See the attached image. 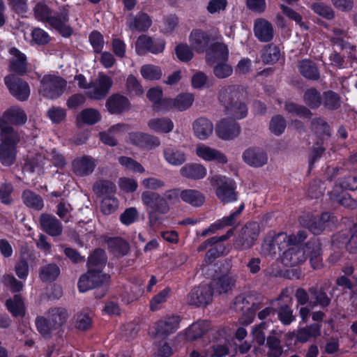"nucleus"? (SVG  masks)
<instances>
[{"mask_svg": "<svg viewBox=\"0 0 357 357\" xmlns=\"http://www.w3.org/2000/svg\"><path fill=\"white\" fill-rule=\"evenodd\" d=\"M180 198L184 202L195 207L201 206L205 202L204 195L199 190L194 189L182 190L181 191Z\"/></svg>", "mask_w": 357, "mask_h": 357, "instance_id": "72a5a7b5", "label": "nucleus"}, {"mask_svg": "<svg viewBox=\"0 0 357 357\" xmlns=\"http://www.w3.org/2000/svg\"><path fill=\"white\" fill-rule=\"evenodd\" d=\"M142 201L149 212L151 218L156 213L165 214L169 210L168 202L158 193L146 190L142 193Z\"/></svg>", "mask_w": 357, "mask_h": 357, "instance_id": "423d86ee", "label": "nucleus"}, {"mask_svg": "<svg viewBox=\"0 0 357 357\" xmlns=\"http://www.w3.org/2000/svg\"><path fill=\"white\" fill-rule=\"evenodd\" d=\"M284 108L287 112L301 117L310 118L312 115L306 107L294 102H286Z\"/></svg>", "mask_w": 357, "mask_h": 357, "instance_id": "6e6d98bb", "label": "nucleus"}, {"mask_svg": "<svg viewBox=\"0 0 357 357\" xmlns=\"http://www.w3.org/2000/svg\"><path fill=\"white\" fill-rule=\"evenodd\" d=\"M94 190L100 195H111L116 192L115 184L107 180H100L97 181L93 185Z\"/></svg>", "mask_w": 357, "mask_h": 357, "instance_id": "13d9d810", "label": "nucleus"}, {"mask_svg": "<svg viewBox=\"0 0 357 357\" xmlns=\"http://www.w3.org/2000/svg\"><path fill=\"white\" fill-rule=\"evenodd\" d=\"M127 23L130 29L144 31L151 26L152 22L146 13H139L135 16L130 15Z\"/></svg>", "mask_w": 357, "mask_h": 357, "instance_id": "7c9ffc66", "label": "nucleus"}, {"mask_svg": "<svg viewBox=\"0 0 357 357\" xmlns=\"http://www.w3.org/2000/svg\"><path fill=\"white\" fill-rule=\"evenodd\" d=\"M105 106L109 113L119 114L129 109L130 102L129 100L123 96L113 94L107 98Z\"/></svg>", "mask_w": 357, "mask_h": 357, "instance_id": "4be33fe9", "label": "nucleus"}, {"mask_svg": "<svg viewBox=\"0 0 357 357\" xmlns=\"http://www.w3.org/2000/svg\"><path fill=\"white\" fill-rule=\"evenodd\" d=\"M140 73L144 79L151 81L159 79L162 74L160 67L151 64L142 66Z\"/></svg>", "mask_w": 357, "mask_h": 357, "instance_id": "8fccbe9b", "label": "nucleus"}, {"mask_svg": "<svg viewBox=\"0 0 357 357\" xmlns=\"http://www.w3.org/2000/svg\"><path fill=\"white\" fill-rule=\"evenodd\" d=\"M254 32L255 36L261 42H268L273 37L272 24L263 18H258L255 21Z\"/></svg>", "mask_w": 357, "mask_h": 357, "instance_id": "5701e85b", "label": "nucleus"}, {"mask_svg": "<svg viewBox=\"0 0 357 357\" xmlns=\"http://www.w3.org/2000/svg\"><path fill=\"white\" fill-rule=\"evenodd\" d=\"M23 204L28 208L40 211L44 207V202L40 195L30 190H24L22 193Z\"/></svg>", "mask_w": 357, "mask_h": 357, "instance_id": "2f4dec72", "label": "nucleus"}, {"mask_svg": "<svg viewBox=\"0 0 357 357\" xmlns=\"http://www.w3.org/2000/svg\"><path fill=\"white\" fill-rule=\"evenodd\" d=\"M60 269L55 264H50L41 268L40 278L44 282H52L57 278Z\"/></svg>", "mask_w": 357, "mask_h": 357, "instance_id": "09e8293b", "label": "nucleus"}, {"mask_svg": "<svg viewBox=\"0 0 357 357\" xmlns=\"http://www.w3.org/2000/svg\"><path fill=\"white\" fill-rule=\"evenodd\" d=\"M179 172L183 177L192 180H199L206 176L207 170L201 164L190 163L182 167Z\"/></svg>", "mask_w": 357, "mask_h": 357, "instance_id": "a878e982", "label": "nucleus"}, {"mask_svg": "<svg viewBox=\"0 0 357 357\" xmlns=\"http://www.w3.org/2000/svg\"><path fill=\"white\" fill-rule=\"evenodd\" d=\"M243 208L244 204H242L236 211L228 216L218 220L214 223L211 224L208 228L204 229L200 234V236L202 237H205L209 234L215 233L218 230L222 229L225 227L234 225Z\"/></svg>", "mask_w": 357, "mask_h": 357, "instance_id": "a211bd4d", "label": "nucleus"}, {"mask_svg": "<svg viewBox=\"0 0 357 357\" xmlns=\"http://www.w3.org/2000/svg\"><path fill=\"white\" fill-rule=\"evenodd\" d=\"M310 8L316 14L327 20H331L335 16V13L332 8L323 3H313Z\"/></svg>", "mask_w": 357, "mask_h": 357, "instance_id": "e2e57ef3", "label": "nucleus"}, {"mask_svg": "<svg viewBox=\"0 0 357 357\" xmlns=\"http://www.w3.org/2000/svg\"><path fill=\"white\" fill-rule=\"evenodd\" d=\"M303 101L311 109H317L321 105L322 97L316 89L310 88L305 91Z\"/></svg>", "mask_w": 357, "mask_h": 357, "instance_id": "79ce46f5", "label": "nucleus"}, {"mask_svg": "<svg viewBox=\"0 0 357 357\" xmlns=\"http://www.w3.org/2000/svg\"><path fill=\"white\" fill-rule=\"evenodd\" d=\"M312 129L317 135L322 137L324 136L328 137L331 134L329 126L321 118H316L312 120Z\"/></svg>", "mask_w": 357, "mask_h": 357, "instance_id": "680f3d73", "label": "nucleus"}, {"mask_svg": "<svg viewBox=\"0 0 357 357\" xmlns=\"http://www.w3.org/2000/svg\"><path fill=\"white\" fill-rule=\"evenodd\" d=\"M107 261L105 252L102 249L95 250L88 258L89 268H95L100 270L105 266Z\"/></svg>", "mask_w": 357, "mask_h": 357, "instance_id": "58836bf2", "label": "nucleus"}, {"mask_svg": "<svg viewBox=\"0 0 357 357\" xmlns=\"http://www.w3.org/2000/svg\"><path fill=\"white\" fill-rule=\"evenodd\" d=\"M148 126L154 132L159 133H169L174 128V123L169 118H155L149 121Z\"/></svg>", "mask_w": 357, "mask_h": 357, "instance_id": "c9c22d12", "label": "nucleus"}, {"mask_svg": "<svg viewBox=\"0 0 357 357\" xmlns=\"http://www.w3.org/2000/svg\"><path fill=\"white\" fill-rule=\"evenodd\" d=\"M8 310L15 317L24 314V307L20 295H15L13 299H8L6 303Z\"/></svg>", "mask_w": 357, "mask_h": 357, "instance_id": "a18cd8bd", "label": "nucleus"}, {"mask_svg": "<svg viewBox=\"0 0 357 357\" xmlns=\"http://www.w3.org/2000/svg\"><path fill=\"white\" fill-rule=\"evenodd\" d=\"M69 10L66 6L60 7L59 11L51 16L49 24L58 31L63 37H69L73 33V29L68 24Z\"/></svg>", "mask_w": 357, "mask_h": 357, "instance_id": "1a4fd4ad", "label": "nucleus"}, {"mask_svg": "<svg viewBox=\"0 0 357 357\" xmlns=\"http://www.w3.org/2000/svg\"><path fill=\"white\" fill-rule=\"evenodd\" d=\"M170 296V289L165 288L156 294L150 301V309L156 311L160 309Z\"/></svg>", "mask_w": 357, "mask_h": 357, "instance_id": "3c124183", "label": "nucleus"}, {"mask_svg": "<svg viewBox=\"0 0 357 357\" xmlns=\"http://www.w3.org/2000/svg\"><path fill=\"white\" fill-rule=\"evenodd\" d=\"M222 37L219 32H216L212 37L213 43L206 52V61L210 65L215 61H227L229 50L227 46L222 43Z\"/></svg>", "mask_w": 357, "mask_h": 357, "instance_id": "6e6552de", "label": "nucleus"}, {"mask_svg": "<svg viewBox=\"0 0 357 357\" xmlns=\"http://www.w3.org/2000/svg\"><path fill=\"white\" fill-rule=\"evenodd\" d=\"M340 191L338 186H335L331 192V197L344 207L350 208H355L356 206V202L352 199L348 193L342 192V194L340 195Z\"/></svg>", "mask_w": 357, "mask_h": 357, "instance_id": "37998d69", "label": "nucleus"}, {"mask_svg": "<svg viewBox=\"0 0 357 357\" xmlns=\"http://www.w3.org/2000/svg\"><path fill=\"white\" fill-rule=\"evenodd\" d=\"M40 84V93L50 99L59 97L66 86V82L63 78L54 75L44 76Z\"/></svg>", "mask_w": 357, "mask_h": 357, "instance_id": "20e7f679", "label": "nucleus"}, {"mask_svg": "<svg viewBox=\"0 0 357 357\" xmlns=\"http://www.w3.org/2000/svg\"><path fill=\"white\" fill-rule=\"evenodd\" d=\"M109 276L102 273L101 270L89 268V271L81 275L78 281V288L81 292H85L96 288L108 281Z\"/></svg>", "mask_w": 357, "mask_h": 357, "instance_id": "0eeeda50", "label": "nucleus"}, {"mask_svg": "<svg viewBox=\"0 0 357 357\" xmlns=\"http://www.w3.org/2000/svg\"><path fill=\"white\" fill-rule=\"evenodd\" d=\"M259 233V226L257 222H250L243 227L236 237L234 246L240 250L250 248L257 240Z\"/></svg>", "mask_w": 357, "mask_h": 357, "instance_id": "39448f33", "label": "nucleus"}, {"mask_svg": "<svg viewBox=\"0 0 357 357\" xmlns=\"http://www.w3.org/2000/svg\"><path fill=\"white\" fill-rule=\"evenodd\" d=\"M194 102V96L192 93H181L174 98V108L183 111L188 109Z\"/></svg>", "mask_w": 357, "mask_h": 357, "instance_id": "603ef678", "label": "nucleus"}, {"mask_svg": "<svg viewBox=\"0 0 357 357\" xmlns=\"http://www.w3.org/2000/svg\"><path fill=\"white\" fill-rule=\"evenodd\" d=\"M181 319L178 316H169L159 321L156 331L158 334L168 335L174 333L179 327Z\"/></svg>", "mask_w": 357, "mask_h": 357, "instance_id": "bb28decb", "label": "nucleus"}, {"mask_svg": "<svg viewBox=\"0 0 357 357\" xmlns=\"http://www.w3.org/2000/svg\"><path fill=\"white\" fill-rule=\"evenodd\" d=\"M212 37L202 29H194L189 36V42L191 47L197 53L207 52L211 45Z\"/></svg>", "mask_w": 357, "mask_h": 357, "instance_id": "6ab92c4d", "label": "nucleus"}, {"mask_svg": "<svg viewBox=\"0 0 357 357\" xmlns=\"http://www.w3.org/2000/svg\"><path fill=\"white\" fill-rule=\"evenodd\" d=\"M3 119L7 123L10 121L16 125L24 124L26 122L27 116L24 111L19 107H12L5 111L3 116L0 117Z\"/></svg>", "mask_w": 357, "mask_h": 357, "instance_id": "473e14b6", "label": "nucleus"}, {"mask_svg": "<svg viewBox=\"0 0 357 357\" xmlns=\"http://www.w3.org/2000/svg\"><path fill=\"white\" fill-rule=\"evenodd\" d=\"M165 43L161 39H153L146 35L139 36L135 43V49L138 54H143L149 51L153 54L163 52Z\"/></svg>", "mask_w": 357, "mask_h": 357, "instance_id": "ddd939ff", "label": "nucleus"}, {"mask_svg": "<svg viewBox=\"0 0 357 357\" xmlns=\"http://www.w3.org/2000/svg\"><path fill=\"white\" fill-rule=\"evenodd\" d=\"M307 253V244L303 247L293 245L284 252L282 261L286 266H298L306 260Z\"/></svg>", "mask_w": 357, "mask_h": 357, "instance_id": "2eb2a0df", "label": "nucleus"}, {"mask_svg": "<svg viewBox=\"0 0 357 357\" xmlns=\"http://www.w3.org/2000/svg\"><path fill=\"white\" fill-rule=\"evenodd\" d=\"M236 278L231 274H226L220 276L217 280L213 281V286L220 294L227 292L234 285Z\"/></svg>", "mask_w": 357, "mask_h": 357, "instance_id": "ea45409f", "label": "nucleus"}, {"mask_svg": "<svg viewBox=\"0 0 357 357\" xmlns=\"http://www.w3.org/2000/svg\"><path fill=\"white\" fill-rule=\"evenodd\" d=\"M333 35L331 36V41L333 44L338 45L342 48H346L350 45L345 41L347 37V31L343 27L334 26L332 29Z\"/></svg>", "mask_w": 357, "mask_h": 357, "instance_id": "c03bdc74", "label": "nucleus"}, {"mask_svg": "<svg viewBox=\"0 0 357 357\" xmlns=\"http://www.w3.org/2000/svg\"><path fill=\"white\" fill-rule=\"evenodd\" d=\"M208 329V323L206 321H200L193 323L186 331L188 340H194L201 337Z\"/></svg>", "mask_w": 357, "mask_h": 357, "instance_id": "4c0bfd02", "label": "nucleus"}, {"mask_svg": "<svg viewBox=\"0 0 357 357\" xmlns=\"http://www.w3.org/2000/svg\"><path fill=\"white\" fill-rule=\"evenodd\" d=\"M73 171L78 176H86L93 173L96 166V160L89 155L75 158L72 163Z\"/></svg>", "mask_w": 357, "mask_h": 357, "instance_id": "412c9836", "label": "nucleus"}, {"mask_svg": "<svg viewBox=\"0 0 357 357\" xmlns=\"http://www.w3.org/2000/svg\"><path fill=\"white\" fill-rule=\"evenodd\" d=\"M215 132L219 138L231 140L240 134V126L234 120L224 119L217 123Z\"/></svg>", "mask_w": 357, "mask_h": 357, "instance_id": "f3484780", "label": "nucleus"}, {"mask_svg": "<svg viewBox=\"0 0 357 357\" xmlns=\"http://www.w3.org/2000/svg\"><path fill=\"white\" fill-rule=\"evenodd\" d=\"M112 85V79L108 75L100 73L96 80L89 84V91H86V96L93 100H102L109 93Z\"/></svg>", "mask_w": 357, "mask_h": 357, "instance_id": "7ed1b4c3", "label": "nucleus"}, {"mask_svg": "<svg viewBox=\"0 0 357 357\" xmlns=\"http://www.w3.org/2000/svg\"><path fill=\"white\" fill-rule=\"evenodd\" d=\"M307 256L310 258L312 267L314 269L320 268L322 266L321 258V248L320 243L317 240H313L307 243Z\"/></svg>", "mask_w": 357, "mask_h": 357, "instance_id": "c756f323", "label": "nucleus"}, {"mask_svg": "<svg viewBox=\"0 0 357 357\" xmlns=\"http://www.w3.org/2000/svg\"><path fill=\"white\" fill-rule=\"evenodd\" d=\"M33 11L36 20L49 24L50 19L52 16V10L44 2L37 3Z\"/></svg>", "mask_w": 357, "mask_h": 357, "instance_id": "49530a36", "label": "nucleus"}, {"mask_svg": "<svg viewBox=\"0 0 357 357\" xmlns=\"http://www.w3.org/2000/svg\"><path fill=\"white\" fill-rule=\"evenodd\" d=\"M239 93V87L237 86H227L220 89L218 99L225 107L226 112L228 109H230L231 106L234 103L237 104Z\"/></svg>", "mask_w": 357, "mask_h": 357, "instance_id": "b1692460", "label": "nucleus"}, {"mask_svg": "<svg viewBox=\"0 0 357 357\" xmlns=\"http://www.w3.org/2000/svg\"><path fill=\"white\" fill-rule=\"evenodd\" d=\"M39 222L42 229L51 236H59L63 232L61 222L54 215L43 213Z\"/></svg>", "mask_w": 357, "mask_h": 357, "instance_id": "aec40b11", "label": "nucleus"}, {"mask_svg": "<svg viewBox=\"0 0 357 357\" xmlns=\"http://www.w3.org/2000/svg\"><path fill=\"white\" fill-rule=\"evenodd\" d=\"M118 200L110 196L105 197L101 203V211L105 215L114 213L118 208Z\"/></svg>", "mask_w": 357, "mask_h": 357, "instance_id": "774afa93", "label": "nucleus"}, {"mask_svg": "<svg viewBox=\"0 0 357 357\" xmlns=\"http://www.w3.org/2000/svg\"><path fill=\"white\" fill-rule=\"evenodd\" d=\"M298 71L305 78L310 80H317L320 73L317 65L310 60L305 59L299 62Z\"/></svg>", "mask_w": 357, "mask_h": 357, "instance_id": "f704fd0d", "label": "nucleus"}, {"mask_svg": "<svg viewBox=\"0 0 357 357\" xmlns=\"http://www.w3.org/2000/svg\"><path fill=\"white\" fill-rule=\"evenodd\" d=\"M331 219V215L326 212L321 216H303L301 218V223L314 234H319L329 225Z\"/></svg>", "mask_w": 357, "mask_h": 357, "instance_id": "f8f14e48", "label": "nucleus"}, {"mask_svg": "<svg viewBox=\"0 0 357 357\" xmlns=\"http://www.w3.org/2000/svg\"><path fill=\"white\" fill-rule=\"evenodd\" d=\"M68 313L66 309L58 307L51 309L48 311L49 321L52 324L55 328L61 326L66 321Z\"/></svg>", "mask_w": 357, "mask_h": 357, "instance_id": "a19ab883", "label": "nucleus"}, {"mask_svg": "<svg viewBox=\"0 0 357 357\" xmlns=\"http://www.w3.org/2000/svg\"><path fill=\"white\" fill-rule=\"evenodd\" d=\"M192 48L187 44H179L175 48V52L177 58L182 62H188L193 56Z\"/></svg>", "mask_w": 357, "mask_h": 357, "instance_id": "0e129e2a", "label": "nucleus"}, {"mask_svg": "<svg viewBox=\"0 0 357 357\" xmlns=\"http://www.w3.org/2000/svg\"><path fill=\"white\" fill-rule=\"evenodd\" d=\"M79 118L84 123L93 125L100 120L101 115L98 110L89 108L81 112Z\"/></svg>", "mask_w": 357, "mask_h": 357, "instance_id": "052dcab7", "label": "nucleus"}, {"mask_svg": "<svg viewBox=\"0 0 357 357\" xmlns=\"http://www.w3.org/2000/svg\"><path fill=\"white\" fill-rule=\"evenodd\" d=\"M36 324L38 332L45 338L50 337L52 331L56 329L49 321V319H47L43 317H38L36 319Z\"/></svg>", "mask_w": 357, "mask_h": 357, "instance_id": "4d7b16f0", "label": "nucleus"}, {"mask_svg": "<svg viewBox=\"0 0 357 357\" xmlns=\"http://www.w3.org/2000/svg\"><path fill=\"white\" fill-rule=\"evenodd\" d=\"M321 326L318 324H311L305 328L299 329L297 332L296 338L301 342H305L310 338L319 336L321 334Z\"/></svg>", "mask_w": 357, "mask_h": 357, "instance_id": "e433bc0d", "label": "nucleus"}, {"mask_svg": "<svg viewBox=\"0 0 357 357\" xmlns=\"http://www.w3.org/2000/svg\"><path fill=\"white\" fill-rule=\"evenodd\" d=\"M213 297L212 287L209 285H202L193 288L189 293L187 302L189 305L201 307L211 303Z\"/></svg>", "mask_w": 357, "mask_h": 357, "instance_id": "9b49d317", "label": "nucleus"}, {"mask_svg": "<svg viewBox=\"0 0 357 357\" xmlns=\"http://www.w3.org/2000/svg\"><path fill=\"white\" fill-rule=\"evenodd\" d=\"M110 250L118 256L126 255L129 251V245L122 238H115L108 242Z\"/></svg>", "mask_w": 357, "mask_h": 357, "instance_id": "de8ad7c7", "label": "nucleus"}, {"mask_svg": "<svg viewBox=\"0 0 357 357\" xmlns=\"http://www.w3.org/2000/svg\"><path fill=\"white\" fill-rule=\"evenodd\" d=\"M280 56L278 48L273 45L266 47L262 53V59L264 63H272L278 61Z\"/></svg>", "mask_w": 357, "mask_h": 357, "instance_id": "69168bd1", "label": "nucleus"}, {"mask_svg": "<svg viewBox=\"0 0 357 357\" xmlns=\"http://www.w3.org/2000/svg\"><path fill=\"white\" fill-rule=\"evenodd\" d=\"M5 84L10 93L20 101L26 100L30 95L29 84L14 75H9L4 78Z\"/></svg>", "mask_w": 357, "mask_h": 357, "instance_id": "9d476101", "label": "nucleus"}, {"mask_svg": "<svg viewBox=\"0 0 357 357\" xmlns=\"http://www.w3.org/2000/svg\"><path fill=\"white\" fill-rule=\"evenodd\" d=\"M243 160L249 166L261 167L267 164V153L260 147L252 146L245 149L242 154Z\"/></svg>", "mask_w": 357, "mask_h": 357, "instance_id": "4468645a", "label": "nucleus"}, {"mask_svg": "<svg viewBox=\"0 0 357 357\" xmlns=\"http://www.w3.org/2000/svg\"><path fill=\"white\" fill-rule=\"evenodd\" d=\"M267 345L268 347V357H279L282 353V349L280 346V340L275 336H270L267 339Z\"/></svg>", "mask_w": 357, "mask_h": 357, "instance_id": "338daca9", "label": "nucleus"}, {"mask_svg": "<svg viewBox=\"0 0 357 357\" xmlns=\"http://www.w3.org/2000/svg\"><path fill=\"white\" fill-rule=\"evenodd\" d=\"M23 139L21 131L15 130L0 118V161L4 166L12 165L17 155V144Z\"/></svg>", "mask_w": 357, "mask_h": 357, "instance_id": "f257e3e1", "label": "nucleus"}, {"mask_svg": "<svg viewBox=\"0 0 357 357\" xmlns=\"http://www.w3.org/2000/svg\"><path fill=\"white\" fill-rule=\"evenodd\" d=\"M10 53L12 55L10 61V70L20 75L25 73L27 66L25 55L16 48H11Z\"/></svg>", "mask_w": 357, "mask_h": 357, "instance_id": "c85d7f7f", "label": "nucleus"}, {"mask_svg": "<svg viewBox=\"0 0 357 357\" xmlns=\"http://www.w3.org/2000/svg\"><path fill=\"white\" fill-rule=\"evenodd\" d=\"M165 161L172 166H180L186 161L185 152L175 146H167L163 149Z\"/></svg>", "mask_w": 357, "mask_h": 357, "instance_id": "cd10ccee", "label": "nucleus"}, {"mask_svg": "<svg viewBox=\"0 0 357 357\" xmlns=\"http://www.w3.org/2000/svg\"><path fill=\"white\" fill-rule=\"evenodd\" d=\"M208 179L215 188V195L221 202L226 204L237 200L236 186L234 180L222 175H215Z\"/></svg>", "mask_w": 357, "mask_h": 357, "instance_id": "f03ea898", "label": "nucleus"}, {"mask_svg": "<svg viewBox=\"0 0 357 357\" xmlns=\"http://www.w3.org/2000/svg\"><path fill=\"white\" fill-rule=\"evenodd\" d=\"M286 128V121L280 115L273 116L269 123V130L276 136L282 135Z\"/></svg>", "mask_w": 357, "mask_h": 357, "instance_id": "bf43d9fd", "label": "nucleus"}, {"mask_svg": "<svg viewBox=\"0 0 357 357\" xmlns=\"http://www.w3.org/2000/svg\"><path fill=\"white\" fill-rule=\"evenodd\" d=\"M195 135L201 140L208 139L213 132L212 122L206 118L200 117L192 124Z\"/></svg>", "mask_w": 357, "mask_h": 357, "instance_id": "393cba45", "label": "nucleus"}, {"mask_svg": "<svg viewBox=\"0 0 357 357\" xmlns=\"http://www.w3.org/2000/svg\"><path fill=\"white\" fill-rule=\"evenodd\" d=\"M195 153L204 161H215L221 165H225L228 162L227 157L225 153L204 144L197 145Z\"/></svg>", "mask_w": 357, "mask_h": 357, "instance_id": "dca6fc26", "label": "nucleus"}, {"mask_svg": "<svg viewBox=\"0 0 357 357\" xmlns=\"http://www.w3.org/2000/svg\"><path fill=\"white\" fill-rule=\"evenodd\" d=\"M216 62L217 63L213 68V73L216 77L225 79L232 74L233 68L227 61H219Z\"/></svg>", "mask_w": 357, "mask_h": 357, "instance_id": "5fc2aeb1", "label": "nucleus"}, {"mask_svg": "<svg viewBox=\"0 0 357 357\" xmlns=\"http://www.w3.org/2000/svg\"><path fill=\"white\" fill-rule=\"evenodd\" d=\"M118 161L127 170L139 173L145 172V169L140 163L130 157L121 156L118 158Z\"/></svg>", "mask_w": 357, "mask_h": 357, "instance_id": "864d4df0", "label": "nucleus"}]
</instances>
